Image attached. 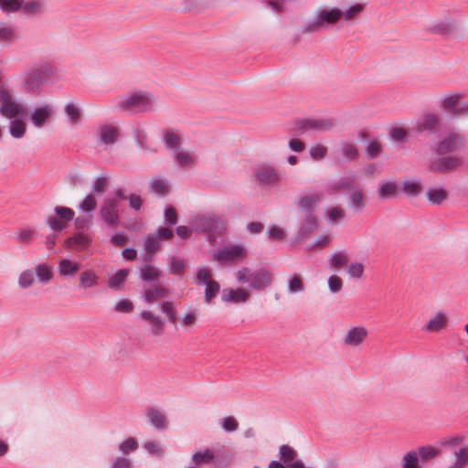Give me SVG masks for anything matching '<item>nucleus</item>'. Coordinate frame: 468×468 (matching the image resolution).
<instances>
[{
	"label": "nucleus",
	"instance_id": "f257e3e1",
	"mask_svg": "<svg viewBox=\"0 0 468 468\" xmlns=\"http://www.w3.org/2000/svg\"><path fill=\"white\" fill-rule=\"evenodd\" d=\"M54 68L47 63L34 64L22 74V87L27 91H37L54 77Z\"/></svg>",
	"mask_w": 468,
	"mask_h": 468
},
{
	"label": "nucleus",
	"instance_id": "f03ea898",
	"mask_svg": "<svg viewBox=\"0 0 468 468\" xmlns=\"http://www.w3.org/2000/svg\"><path fill=\"white\" fill-rule=\"evenodd\" d=\"M154 96L146 91H137L122 97L115 107L130 113H141L154 109Z\"/></svg>",
	"mask_w": 468,
	"mask_h": 468
},
{
	"label": "nucleus",
	"instance_id": "7ed1b4c3",
	"mask_svg": "<svg viewBox=\"0 0 468 468\" xmlns=\"http://www.w3.org/2000/svg\"><path fill=\"white\" fill-rule=\"evenodd\" d=\"M236 278L241 284L250 282V286L254 289H264L271 282V276L268 270L264 268L251 271L249 268H241L236 272Z\"/></svg>",
	"mask_w": 468,
	"mask_h": 468
},
{
	"label": "nucleus",
	"instance_id": "20e7f679",
	"mask_svg": "<svg viewBox=\"0 0 468 468\" xmlns=\"http://www.w3.org/2000/svg\"><path fill=\"white\" fill-rule=\"evenodd\" d=\"M27 108L16 101L12 94L3 86H0V114L10 120L27 116Z\"/></svg>",
	"mask_w": 468,
	"mask_h": 468
},
{
	"label": "nucleus",
	"instance_id": "39448f33",
	"mask_svg": "<svg viewBox=\"0 0 468 468\" xmlns=\"http://www.w3.org/2000/svg\"><path fill=\"white\" fill-rule=\"evenodd\" d=\"M116 198H104L99 210V217L108 227H116L121 222V203Z\"/></svg>",
	"mask_w": 468,
	"mask_h": 468
},
{
	"label": "nucleus",
	"instance_id": "423d86ee",
	"mask_svg": "<svg viewBox=\"0 0 468 468\" xmlns=\"http://www.w3.org/2000/svg\"><path fill=\"white\" fill-rule=\"evenodd\" d=\"M343 15V12L338 8H332L330 10H322L314 17V19L306 24L303 27L304 33H311L323 27L325 24L335 23Z\"/></svg>",
	"mask_w": 468,
	"mask_h": 468
},
{
	"label": "nucleus",
	"instance_id": "0eeeda50",
	"mask_svg": "<svg viewBox=\"0 0 468 468\" xmlns=\"http://www.w3.org/2000/svg\"><path fill=\"white\" fill-rule=\"evenodd\" d=\"M335 121L332 119H304L295 123V130L303 133L308 131H315L319 133L328 132L335 128Z\"/></svg>",
	"mask_w": 468,
	"mask_h": 468
},
{
	"label": "nucleus",
	"instance_id": "6e6552de",
	"mask_svg": "<svg viewBox=\"0 0 468 468\" xmlns=\"http://www.w3.org/2000/svg\"><path fill=\"white\" fill-rule=\"evenodd\" d=\"M197 228L203 232L219 235L225 230L223 220L214 214L203 215L196 219Z\"/></svg>",
	"mask_w": 468,
	"mask_h": 468
},
{
	"label": "nucleus",
	"instance_id": "1a4fd4ad",
	"mask_svg": "<svg viewBox=\"0 0 468 468\" xmlns=\"http://www.w3.org/2000/svg\"><path fill=\"white\" fill-rule=\"evenodd\" d=\"M247 256L245 249L239 245H232L218 250L214 258L223 263L228 261H239Z\"/></svg>",
	"mask_w": 468,
	"mask_h": 468
},
{
	"label": "nucleus",
	"instance_id": "9d476101",
	"mask_svg": "<svg viewBox=\"0 0 468 468\" xmlns=\"http://www.w3.org/2000/svg\"><path fill=\"white\" fill-rule=\"evenodd\" d=\"M367 336V330L364 326H356L349 329L343 337V344L347 346L361 345Z\"/></svg>",
	"mask_w": 468,
	"mask_h": 468
},
{
	"label": "nucleus",
	"instance_id": "9b49d317",
	"mask_svg": "<svg viewBox=\"0 0 468 468\" xmlns=\"http://www.w3.org/2000/svg\"><path fill=\"white\" fill-rule=\"evenodd\" d=\"M463 142V138L461 134L451 133L439 144L437 151L440 154H445L459 148Z\"/></svg>",
	"mask_w": 468,
	"mask_h": 468
},
{
	"label": "nucleus",
	"instance_id": "f8f14e48",
	"mask_svg": "<svg viewBox=\"0 0 468 468\" xmlns=\"http://www.w3.org/2000/svg\"><path fill=\"white\" fill-rule=\"evenodd\" d=\"M52 113L53 110L50 105L39 106L30 112V120L35 127L42 128Z\"/></svg>",
	"mask_w": 468,
	"mask_h": 468
},
{
	"label": "nucleus",
	"instance_id": "ddd939ff",
	"mask_svg": "<svg viewBox=\"0 0 468 468\" xmlns=\"http://www.w3.org/2000/svg\"><path fill=\"white\" fill-rule=\"evenodd\" d=\"M139 316L151 326L153 335H161L164 333L165 321L150 311H142Z\"/></svg>",
	"mask_w": 468,
	"mask_h": 468
},
{
	"label": "nucleus",
	"instance_id": "4468645a",
	"mask_svg": "<svg viewBox=\"0 0 468 468\" xmlns=\"http://www.w3.org/2000/svg\"><path fill=\"white\" fill-rule=\"evenodd\" d=\"M318 227L316 218L313 212L304 213V217L300 224L297 239H303L308 237L312 232H314Z\"/></svg>",
	"mask_w": 468,
	"mask_h": 468
},
{
	"label": "nucleus",
	"instance_id": "2eb2a0df",
	"mask_svg": "<svg viewBox=\"0 0 468 468\" xmlns=\"http://www.w3.org/2000/svg\"><path fill=\"white\" fill-rule=\"evenodd\" d=\"M91 244V239L89 235L76 233L66 239L65 245L74 250L81 251L86 250Z\"/></svg>",
	"mask_w": 468,
	"mask_h": 468
},
{
	"label": "nucleus",
	"instance_id": "dca6fc26",
	"mask_svg": "<svg viewBox=\"0 0 468 468\" xmlns=\"http://www.w3.org/2000/svg\"><path fill=\"white\" fill-rule=\"evenodd\" d=\"M169 295V290L161 284H154L144 291V300L147 303H154L157 300Z\"/></svg>",
	"mask_w": 468,
	"mask_h": 468
},
{
	"label": "nucleus",
	"instance_id": "f3484780",
	"mask_svg": "<svg viewBox=\"0 0 468 468\" xmlns=\"http://www.w3.org/2000/svg\"><path fill=\"white\" fill-rule=\"evenodd\" d=\"M256 178L263 185H272L279 181L280 176L271 166H261L256 174Z\"/></svg>",
	"mask_w": 468,
	"mask_h": 468
},
{
	"label": "nucleus",
	"instance_id": "a211bd4d",
	"mask_svg": "<svg viewBox=\"0 0 468 468\" xmlns=\"http://www.w3.org/2000/svg\"><path fill=\"white\" fill-rule=\"evenodd\" d=\"M440 120L439 117L433 113H429L418 122L417 131L421 133L424 131L434 133L437 131Z\"/></svg>",
	"mask_w": 468,
	"mask_h": 468
},
{
	"label": "nucleus",
	"instance_id": "6ab92c4d",
	"mask_svg": "<svg viewBox=\"0 0 468 468\" xmlns=\"http://www.w3.org/2000/svg\"><path fill=\"white\" fill-rule=\"evenodd\" d=\"M322 194L313 193L299 198L297 204L300 209L305 213L313 212V209L321 202Z\"/></svg>",
	"mask_w": 468,
	"mask_h": 468
},
{
	"label": "nucleus",
	"instance_id": "aec40b11",
	"mask_svg": "<svg viewBox=\"0 0 468 468\" xmlns=\"http://www.w3.org/2000/svg\"><path fill=\"white\" fill-rule=\"evenodd\" d=\"M99 137L104 144H113L119 136L118 130L110 124L102 125L99 128Z\"/></svg>",
	"mask_w": 468,
	"mask_h": 468
},
{
	"label": "nucleus",
	"instance_id": "412c9836",
	"mask_svg": "<svg viewBox=\"0 0 468 468\" xmlns=\"http://www.w3.org/2000/svg\"><path fill=\"white\" fill-rule=\"evenodd\" d=\"M81 264L69 259H62L58 262V271L60 276H74L80 269Z\"/></svg>",
	"mask_w": 468,
	"mask_h": 468
},
{
	"label": "nucleus",
	"instance_id": "4be33fe9",
	"mask_svg": "<svg viewBox=\"0 0 468 468\" xmlns=\"http://www.w3.org/2000/svg\"><path fill=\"white\" fill-rule=\"evenodd\" d=\"M22 12L27 16H37L43 12V0H21Z\"/></svg>",
	"mask_w": 468,
	"mask_h": 468
},
{
	"label": "nucleus",
	"instance_id": "5701e85b",
	"mask_svg": "<svg viewBox=\"0 0 468 468\" xmlns=\"http://www.w3.org/2000/svg\"><path fill=\"white\" fill-rule=\"evenodd\" d=\"M337 158H342L345 161L355 160L358 156L356 147L348 142H342L336 151Z\"/></svg>",
	"mask_w": 468,
	"mask_h": 468
},
{
	"label": "nucleus",
	"instance_id": "b1692460",
	"mask_svg": "<svg viewBox=\"0 0 468 468\" xmlns=\"http://www.w3.org/2000/svg\"><path fill=\"white\" fill-rule=\"evenodd\" d=\"M250 297L249 292L244 289L224 290L222 300L224 302L245 303Z\"/></svg>",
	"mask_w": 468,
	"mask_h": 468
},
{
	"label": "nucleus",
	"instance_id": "393cba45",
	"mask_svg": "<svg viewBox=\"0 0 468 468\" xmlns=\"http://www.w3.org/2000/svg\"><path fill=\"white\" fill-rule=\"evenodd\" d=\"M462 164L461 160L455 156H448L440 158L434 164V169L440 172H448L460 166Z\"/></svg>",
	"mask_w": 468,
	"mask_h": 468
},
{
	"label": "nucleus",
	"instance_id": "a878e982",
	"mask_svg": "<svg viewBox=\"0 0 468 468\" xmlns=\"http://www.w3.org/2000/svg\"><path fill=\"white\" fill-rule=\"evenodd\" d=\"M140 278L146 282H157L161 277V271L151 264H144L140 268Z\"/></svg>",
	"mask_w": 468,
	"mask_h": 468
},
{
	"label": "nucleus",
	"instance_id": "bb28decb",
	"mask_svg": "<svg viewBox=\"0 0 468 468\" xmlns=\"http://www.w3.org/2000/svg\"><path fill=\"white\" fill-rule=\"evenodd\" d=\"M146 415L151 424L158 430H165L166 428V418L158 410L154 408L146 409Z\"/></svg>",
	"mask_w": 468,
	"mask_h": 468
},
{
	"label": "nucleus",
	"instance_id": "cd10ccee",
	"mask_svg": "<svg viewBox=\"0 0 468 468\" xmlns=\"http://www.w3.org/2000/svg\"><path fill=\"white\" fill-rule=\"evenodd\" d=\"M27 132L26 122L18 117L14 118L10 122L9 133L15 139H20L25 136Z\"/></svg>",
	"mask_w": 468,
	"mask_h": 468
},
{
	"label": "nucleus",
	"instance_id": "c85d7f7f",
	"mask_svg": "<svg viewBox=\"0 0 468 468\" xmlns=\"http://www.w3.org/2000/svg\"><path fill=\"white\" fill-rule=\"evenodd\" d=\"M99 283L98 275L91 270L84 271L80 275V286L83 289H89Z\"/></svg>",
	"mask_w": 468,
	"mask_h": 468
},
{
	"label": "nucleus",
	"instance_id": "c756f323",
	"mask_svg": "<svg viewBox=\"0 0 468 468\" xmlns=\"http://www.w3.org/2000/svg\"><path fill=\"white\" fill-rule=\"evenodd\" d=\"M35 275L38 282L46 284L53 278L52 268L47 263L37 264L35 267Z\"/></svg>",
	"mask_w": 468,
	"mask_h": 468
},
{
	"label": "nucleus",
	"instance_id": "7c9ffc66",
	"mask_svg": "<svg viewBox=\"0 0 468 468\" xmlns=\"http://www.w3.org/2000/svg\"><path fill=\"white\" fill-rule=\"evenodd\" d=\"M454 463L447 468H466L468 464V446H463L453 452Z\"/></svg>",
	"mask_w": 468,
	"mask_h": 468
},
{
	"label": "nucleus",
	"instance_id": "2f4dec72",
	"mask_svg": "<svg viewBox=\"0 0 468 468\" xmlns=\"http://www.w3.org/2000/svg\"><path fill=\"white\" fill-rule=\"evenodd\" d=\"M349 202L350 207L356 212L362 211L366 207L364 195L360 190H354L351 192L349 196Z\"/></svg>",
	"mask_w": 468,
	"mask_h": 468
},
{
	"label": "nucleus",
	"instance_id": "473e14b6",
	"mask_svg": "<svg viewBox=\"0 0 468 468\" xmlns=\"http://www.w3.org/2000/svg\"><path fill=\"white\" fill-rule=\"evenodd\" d=\"M429 202L432 205H440L448 197V193L442 188H432L426 193Z\"/></svg>",
	"mask_w": 468,
	"mask_h": 468
},
{
	"label": "nucleus",
	"instance_id": "72a5a7b5",
	"mask_svg": "<svg viewBox=\"0 0 468 468\" xmlns=\"http://www.w3.org/2000/svg\"><path fill=\"white\" fill-rule=\"evenodd\" d=\"M214 458L215 453L209 448H206L201 452H196L192 455V461L197 465L200 463H210Z\"/></svg>",
	"mask_w": 468,
	"mask_h": 468
},
{
	"label": "nucleus",
	"instance_id": "f704fd0d",
	"mask_svg": "<svg viewBox=\"0 0 468 468\" xmlns=\"http://www.w3.org/2000/svg\"><path fill=\"white\" fill-rule=\"evenodd\" d=\"M149 187L153 192L158 195L165 196L169 192L167 180L160 177L152 178L151 181L149 182Z\"/></svg>",
	"mask_w": 468,
	"mask_h": 468
},
{
	"label": "nucleus",
	"instance_id": "c9c22d12",
	"mask_svg": "<svg viewBox=\"0 0 468 468\" xmlns=\"http://www.w3.org/2000/svg\"><path fill=\"white\" fill-rule=\"evenodd\" d=\"M289 293H298L304 290L305 286L303 278L299 274L291 275L287 282Z\"/></svg>",
	"mask_w": 468,
	"mask_h": 468
},
{
	"label": "nucleus",
	"instance_id": "e433bc0d",
	"mask_svg": "<svg viewBox=\"0 0 468 468\" xmlns=\"http://www.w3.org/2000/svg\"><path fill=\"white\" fill-rule=\"evenodd\" d=\"M161 311L166 314L168 321L176 327L177 324V317H176V306L174 303L170 301L163 302L160 304Z\"/></svg>",
	"mask_w": 468,
	"mask_h": 468
},
{
	"label": "nucleus",
	"instance_id": "4c0bfd02",
	"mask_svg": "<svg viewBox=\"0 0 468 468\" xmlns=\"http://www.w3.org/2000/svg\"><path fill=\"white\" fill-rule=\"evenodd\" d=\"M446 316L442 313H438L434 317L431 318L426 324L429 331H439L446 325Z\"/></svg>",
	"mask_w": 468,
	"mask_h": 468
},
{
	"label": "nucleus",
	"instance_id": "58836bf2",
	"mask_svg": "<svg viewBox=\"0 0 468 468\" xmlns=\"http://www.w3.org/2000/svg\"><path fill=\"white\" fill-rule=\"evenodd\" d=\"M398 187L395 182L381 183L378 188L380 198L393 197L397 195Z\"/></svg>",
	"mask_w": 468,
	"mask_h": 468
},
{
	"label": "nucleus",
	"instance_id": "ea45409f",
	"mask_svg": "<svg viewBox=\"0 0 468 468\" xmlns=\"http://www.w3.org/2000/svg\"><path fill=\"white\" fill-rule=\"evenodd\" d=\"M279 453L281 460L285 465L294 462L297 455L294 449L287 444H283L280 447Z\"/></svg>",
	"mask_w": 468,
	"mask_h": 468
},
{
	"label": "nucleus",
	"instance_id": "a19ab883",
	"mask_svg": "<svg viewBox=\"0 0 468 468\" xmlns=\"http://www.w3.org/2000/svg\"><path fill=\"white\" fill-rule=\"evenodd\" d=\"M128 276V271L125 269L119 270L112 277L110 278L108 285L111 289L118 290L125 282Z\"/></svg>",
	"mask_w": 468,
	"mask_h": 468
},
{
	"label": "nucleus",
	"instance_id": "79ce46f5",
	"mask_svg": "<svg viewBox=\"0 0 468 468\" xmlns=\"http://www.w3.org/2000/svg\"><path fill=\"white\" fill-rule=\"evenodd\" d=\"M401 188L408 196L411 197H416L421 192V185L420 181L416 182L414 180H407L403 183Z\"/></svg>",
	"mask_w": 468,
	"mask_h": 468
},
{
	"label": "nucleus",
	"instance_id": "37998d69",
	"mask_svg": "<svg viewBox=\"0 0 468 468\" xmlns=\"http://www.w3.org/2000/svg\"><path fill=\"white\" fill-rule=\"evenodd\" d=\"M346 217V212L341 207H332L326 212L325 218L330 223L342 221Z\"/></svg>",
	"mask_w": 468,
	"mask_h": 468
},
{
	"label": "nucleus",
	"instance_id": "c03bdc74",
	"mask_svg": "<svg viewBox=\"0 0 468 468\" xmlns=\"http://www.w3.org/2000/svg\"><path fill=\"white\" fill-rule=\"evenodd\" d=\"M35 282V273L33 270H26L18 277V284L21 288L27 289L33 285Z\"/></svg>",
	"mask_w": 468,
	"mask_h": 468
},
{
	"label": "nucleus",
	"instance_id": "a18cd8bd",
	"mask_svg": "<svg viewBox=\"0 0 468 468\" xmlns=\"http://www.w3.org/2000/svg\"><path fill=\"white\" fill-rule=\"evenodd\" d=\"M97 201L92 194L87 195L79 205V208L85 213L91 212L96 209Z\"/></svg>",
	"mask_w": 468,
	"mask_h": 468
},
{
	"label": "nucleus",
	"instance_id": "49530a36",
	"mask_svg": "<svg viewBox=\"0 0 468 468\" xmlns=\"http://www.w3.org/2000/svg\"><path fill=\"white\" fill-rule=\"evenodd\" d=\"M381 151H382V146L378 141H377V140L370 141L367 144V146L366 147V154H367V159L372 160V159L377 158L380 154Z\"/></svg>",
	"mask_w": 468,
	"mask_h": 468
},
{
	"label": "nucleus",
	"instance_id": "de8ad7c7",
	"mask_svg": "<svg viewBox=\"0 0 468 468\" xmlns=\"http://www.w3.org/2000/svg\"><path fill=\"white\" fill-rule=\"evenodd\" d=\"M219 284L216 281L207 282L206 289H205V301L207 303H210L212 299H214L218 292H219Z\"/></svg>",
	"mask_w": 468,
	"mask_h": 468
},
{
	"label": "nucleus",
	"instance_id": "09e8293b",
	"mask_svg": "<svg viewBox=\"0 0 468 468\" xmlns=\"http://www.w3.org/2000/svg\"><path fill=\"white\" fill-rule=\"evenodd\" d=\"M54 211L56 215L67 224L69 221H71L75 216L74 210L67 207L57 206Z\"/></svg>",
	"mask_w": 468,
	"mask_h": 468
},
{
	"label": "nucleus",
	"instance_id": "8fccbe9b",
	"mask_svg": "<svg viewBox=\"0 0 468 468\" xmlns=\"http://www.w3.org/2000/svg\"><path fill=\"white\" fill-rule=\"evenodd\" d=\"M403 468H420L419 466L418 453L414 451L409 452L403 456Z\"/></svg>",
	"mask_w": 468,
	"mask_h": 468
},
{
	"label": "nucleus",
	"instance_id": "3c124183",
	"mask_svg": "<svg viewBox=\"0 0 468 468\" xmlns=\"http://www.w3.org/2000/svg\"><path fill=\"white\" fill-rule=\"evenodd\" d=\"M415 452L418 453V459L420 458L423 462L436 457L439 453L438 450L430 446L420 447Z\"/></svg>",
	"mask_w": 468,
	"mask_h": 468
},
{
	"label": "nucleus",
	"instance_id": "603ef678",
	"mask_svg": "<svg viewBox=\"0 0 468 468\" xmlns=\"http://www.w3.org/2000/svg\"><path fill=\"white\" fill-rule=\"evenodd\" d=\"M353 177H344L335 182L332 186V193L337 192L343 189L352 190L353 189Z\"/></svg>",
	"mask_w": 468,
	"mask_h": 468
},
{
	"label": "nucleus",
	"instance_id": "864d4df0",
	"mask_svg": "<svg viewBox=\"0 0 468 468\" xmlns=\"http://www.w3.org/2000/svg\"><path fill=\"white\" fill-rule=\"evenodd\" d=\"M48 226L55 232H60L67 227V223L58 217L50 216L46 220Z\"/></svg>",
	"mask_w": 468,
	"mask_h": 468
},
{
	"label": "nucleus",
	"instance_id": "5fc2aeb1",
	"mask_svg": "<svg viewBox=\"0 0 468 468\" xmlns=\"http://www.w3.org/2000/svg\"><path fill=\"white\" fill-rule=\"evenodd\" d=\"M16 38V36L13 27L5 24L0 25V40L12 42Z\"/></svg>",
	"mask_w": 468,
	"mask_h": 468
},
{
	"label": "nucleus",
	"instance_id": "6e6d98bb",
	"mask_svg": "<svg viewBox=\"0 0 468 468\" xmlns=\"http://www.w3.org/2000/svg\"><path fill=\"white\" fill-rule=\"evenodd\" d=\"M21 7V0H0V8L5 12H16Z\"/></svg>",
	"mask_w": 468,
	"mask_h": 468
},
{
	"label": "nucleus",
	"instance_id": "4d7b16f0",
	"mask_svg": "<svg viewBox=\"0 0 468 468\" xmlns=\"http://www.w3.org/2000/svg\"><path fill=\"white\" fill-rule=\"evenodd\" d=\"M164 141L165 145L170 149L178 150L180 138L177 134L172 132H167L164 135Z\"/></svg>",
	"mask_w": 468,
	"mask_h": 468
},
{
	"label": "nucleus",
	"instance_id": "13d9d810",
	"mask_svg": "<svg viewBox=\"0 0 468 468\" xmlns=\"http://www.w3.org/2000/svg\"><path fill=\"white\" fill-rule=\"evenodd\" d=\"M221 428L227 432H232L238 430L239 422L232 416L224 417L221 420Z\"/></svg>",
	"mask_w": 468,
	"mask_h": 468
},
{
	"label": "nucleus",
	"instance_id": "bf43d9fd",
	"mask_svg": "<svg viewBox=\"0 0 468 468\" xmlns=\"http://www.w3.org/2000/svg\"><path fill=\"white\" fill-rule=\"evenodd\" d=\"M186 269L185 261L176 257L171 258L170 271L174 275H181Z\"/></svg>",
	"mask_w": 468,
	"mask_h": 468
},
{
	"label": "nucleus",
	"instance_id": "052dcab7",
	"mask_svg": "<svg viewBox=\"0 0 468 468\" xmlns=\"http://www.w3.org/2000/svg\"><path fill=\"white\" fill-rule=\"evenodd\" d=\"M144 249L148 253H154L160 249L158 239L154 235H149L144 242Z\"/></svg>",
	"mask_w": 468,
	"mask_h": 468
},
{
	"label": "nucleus",
	"instance_id": "680f3d73",
	"mask_svg": "<svg viewBox=\"0 0 468 468\" xmlns=\"http://www.w3.org/2000/svg\"><path fill=\"white\" fill-rule=\"evenodd\" d=\"M347 256L342 252L335 253L330 258V263L333 267L340 269L347 262Z\"/></svg>",
	"mask_w": 468,
	"mask_h": 468
},
{
	"label": "nucleus",
	"instance_id": "e2e57ef3",
	"mask_svg": "<svg viewBox=\"0 0 468 468\" xmlns=\"http://www.w3.org/2000/svg\"><path fill=\"white\" fill-rule=\"evenodd\" d=\"M364 272V265L360 262L350 263L347 267V273L352 278H361Z\"/></svg>",
	"mask_w": 468,
	"mask_h": 468
},
{
	"label": "nucleus",
	"instance_id": "0e129e2a",
	"mask_svg": "<svg viewBox=\"0 0 468 468\" xmlns=\"http://www.w3.org/2000/svg\"><path fill=\"white\" fill-rule=\"evenodd\" d=\"M459 99V94L449 95L443 99L442 107L449 112H453V109L458 105Z\"/></svg>",
	"mask_w": 468,
	"mask_h": 468
},
{
	"label": "nucleus",
	"instance_id": "69168bd1",
	"mask_svg": "<svg viewBox=\"0 0 468 468\" xmlns=\"http://www.w3.org/2000/svg\"><path fill=\"white\" fill-rule=\"evenodd\" d=\"M138 448V443L133 438H129L125 441H123L120 446L119 449L122 453H129L133 451H135Z\"/></svg>",
	"mask_w": 468,
	"mask_h": 468
},
{
	"label": "nucleus",
	"instance_id": "338daca9",
	"mask_svg": "<svg viewBox=\"0 0 468 468\" xmlns=\"http://www.w3.org/2000/svg\"><path fill=\"white\" fill-rule=\"evenodd\" d=\"M327 148L322 144H316L310 149V155L314 160H321L325 157Z\"/></svg>",
	"mask_w": 468,
	"mask_h": 468
},
{
	"label": "nucleus",
	"instance_id": "774afa93",
	"mask_svg": "<svg viewBox=\"0 0 468 468\" xmlns=\"http://www.w3.org/2000/svg\"><path fill=\"white\" fill-rule=\"evenodd\" d=\"M131 461L122 456L115 457L111 463V468H131Z\"/></svg>",
	"mask_w": 468,
	"mask_h": 468
}]
</instances>
